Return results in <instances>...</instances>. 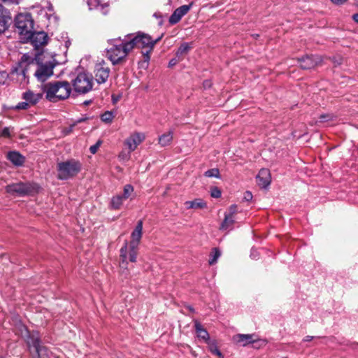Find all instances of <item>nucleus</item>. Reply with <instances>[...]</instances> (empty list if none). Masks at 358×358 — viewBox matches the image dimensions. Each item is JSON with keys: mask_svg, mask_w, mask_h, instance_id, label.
Returning a JSON list of instances; mask_svg holds the SVG:
<instances>
[{"mask_svg": "<svg viewBox=\"0 0 358 358\" xmlns=\"http://www.w3.org/2000/svg\"><path fill=\"white\" fill-rule=\"evenodd\" d=\"M34 66H36L34 76L38 80L45 81L53 74L55 60L52 56L48 59V53L43 52H37L34 57L28 54L23 55L19 64L10 72V76L20 84H27V73Z\"/></svg>", "mask_w": 358, "mask_h": 358, "instance_id": "f257e3e1", "label": "nucleus"}, {"mask_svg": "<svg viewBox=\"0 0 358 358\" xmlns=\"http://www.w3.org/2000/svg\"><path fill=\"white\" fill-rule=\"evenodd\" d=\"M42 90L45 99L55 103L69 98L71 87L67 81H55L43 85Z\"/></svg>", "mask_w": 358, "mask_h": 358, "instance_id": "f03ea898", "label": "nucleus"}, {"mask_svg": "<svg viewBox=\"0 0 358 358\" xmlns=\"http://www.w3.org/2000/svg\"><path fill=\"white\" fill-rule=\"evenodd\" d=\"M131 50L132 46L128 40L120 38L109 40L106 48L107 57L113 64L120 63Z\"/></svg>", "mask_w": 358, "mask_h": 358, "instance_id": "7ed1b4c3", "label": "nucleus"}, {"mask_svg": "<svg viewBox=\"0 0 358 358\" xmlns=\"http://www.w3.org/2000/svg\"><path fill=\"white\" fill-rule=\"evenodd\" d=\"M17 328L21 336L27 339L31 352H35L38 358H47L48 352L45 347L40 345L38 334H30L27 327L20 322L17 324Z\"/></svg>", "mask_w": 358, "mask_h": 358, "instance_id": "20e7f679", "label": "nucleus"}, {"mask_svg": "<svg viewBox=\"0 0 358 358\" xmlns=\"http://www.w3.org/2000/svg\"><path fill=\"white\" fill-rule=\"evenodd\" d=\"M15 25L20 39L24 42H28L31 32L34 29V20L28 13H19L15 18Z\"/></svg>", "mask_w": 358, "mask_h": 358, "instance_id": "39448f33", "label": "nucleus"}, {"mask_svg": "<svg viewBox=\"0 0 358 358\" xmlns=\"http://www.w3.org/2000/svg\"><path fill=\"white\" fill-rule=\"evenodd\" d=\"M82 164L79 161L70 159L57 164V178L59 180H68L75 177L81 170Z\"/></svg>", "mask_w": 358, "mask_h": 358, "instance_id": "423d86ee", "label": "nucleus"}, {"mask_svg": "<svg viewBox=\"0 0 358 358\" xmlns=\"http://www.w3.org/2000/svg\"><path fill=\"white\" fill-rule=\"evenodd\" d=\"M162 38V35L157 38L153 40L152 38L144 33H138L136 36L131 38V36H129L128 41L132 46V50L136 47L139 48H147L149 50L147 51L145 55L147 59H150L149 54L152 50L155 45Z\"/></svg>", "mask_w": 358, "mask_h": 358, "instance_id": "0eeeda50", "label": "nucleus"}, {"mask_svg": "<svg viewBox=\"0 0 358 358\" xmlns=\"http://www.w3.org/2000/svg\"><path fill=\"white\" fill-rule=\"evenodd\" d=\"M93 78L91 74L83 72L79 73L73 80V87L76 92L86 94L93 87Z\"/></svg>", "mask_w": 358, "mask_h": 358, "instance_id": "6e6552de", "label": "nucleus"}, {"mask_svg": "<svg viewBox=\"0 0 358 358\" xmlns=\"http://www.w3.org/2000/svg\"><path fill=\"white\" fill-rule=\"evenodd\" d=\"M232 341L234 343L241 346L252 344L255 348H259L265 343L255 334H236L233 336Z\"/></svg>", "mask_w": 358, "mask_h": 358, "instance_id": "1a4fd4ad", "label": "nucleus"}, {"mask_svg": "<svg viewBox=\"0 0 358 358\" xmlns=\"http://www.w3.org/2000/svg\"><path fill=\"white\" fill-rule=\"evenodd\" d=\"M145 135L143 132L135 131L131 133L124 141V145L129 152L134 151L138 146L144 141Z\"/></svg>", "mask_w": 358, "mask_h": 358, "instance_id": "9d476101", "label": "nucleus"}, {"mask_svg": "<svg viewBox=\"0 0 358 358\" xmlns=\"http://www.w3.org/2000/svg\"><path fill=\"white\" fill-rule=\"evenodd\" d=\"M37 187L28 183H14L6 186V192L10 194H25L36 190Z\"/></svg>", "mask_w": 358, "mask_h": 358, "instance_id": "9b49d317", "label": "nucleus"}, {"mask_svg": "<svg viewBox=\"0 0 358 358\" xmlns=\"http://www.w3.org/2000/svg\"><path fill=\"white\" fill-rule=\"evenodd\" d=\"M94 73L96 82L99 84L104 83L108 78L110 69L105 62L102 61L101 62L96 64Z\"/></svg>", "mask_w": 358, "mask_h": 358, "instance_id": "f8f14e48", "label": "nucleus"}, {"mask_svg": "<svg viewBox=\"0 0 358 358\" xmlns=\"http://www.w3.org/2000/svg\"><path fill=\"white\" fill-rule=\"evenodd\" d=\"M48 36L44 31L31 32V36L29 38L28 42L30 41L35 49L38 51L40 48H43L48 43Z\"/></svg>", "mask_w": 358, "mask_h": 358, "instance_id": "ddd939ff", "label": "nucleus"}, {"mask_svg": "<svg viewBox=\"0 0 358 358\" xmlns=\"http://www.w3.org/2000/svg\"><path fill=\"white\" fill-rule=\"evenodd\" d=\"M138 248L127 244L125 242L124 245L120 249V257L128 259L131 262H136Z\"/></svg>", "mask_w": 358, "mask_h": 358, "instance_id": "4468645a", "label": "nucleus"}, {"mask_svg": "<svg viewBox=\"0 0 358 358\" xmlns=\"http://www.w3.org/2000/svg\"><path fill=\"white\" fill-rule=\"evenodd\" d=\"M143 235V222L139 220L131 234V240L127 244L138 248Z\"/></svg>", "mask_w": 358, "mask_h": 358, "instance_id": "2eb2a0df", "label": "nucleus"}, {"mask_svg": "<svg viewBox=\"0 0 358 358\" xmlns=\"http://www.w3.org/2000/svg\"><path fill=\"white\" fill-rule=\"evenodd\" d=\"M300 63V66L303 69H310L322 62V58L320 56H306V57H302L299 59Z\"/></svg>", "mask_w": 358, "mask_h": 358, "instance_id": "dca6fc26", "label": "nucleus"}, {"mask_svg": "<svg viewBox=\"0 0 358 358\" xmlns=\"http://www.w3.org/2000/svg\"><path fill=\"white\" fill-rule=\"evenodd\" d=\"M192 3H190L189 5H183L176 9L169 18V22L171 24H174L178 22L180 19L188 13L192 7Z\"/></svg>", "mask_w": 358, "mask_h": 358, "instance_id": "f3484780", "label": "nucleus"}, {"mask_svg": "<svg viewBox=\"0 0 358 358\" xmlns=\"http://www.w3.org/2000/svg\"><path fill=\"white\" fill-rule=\"evenodd\" d=\"M257 182L259 187L265 188L268 187L271 182V176L268 169H262L259 171L257 176Z\"/></svg>", "mask_w": 358, "mask_h": 358, "instance_id": "a211bd4d", "label": "nucleus"}, {"mask_svg": "<svg viewBox=\"0 0 358 358\" xmlns=\"http://www.w3.org/2000/svg\"><path fill=\"white\" fill-rule=\"evenodd\" d=\"M43 93H34L31 90H28L23 93L22 99L27 101L31 106L36 104L43 96Z\"/></svg>", "mask_w": 358, "mask_h": 358, "instance_id": "6ab92c4d", "label": "nucleus"}, {"mask_svg": "<svg viewBox=\"0 0 358 358\" xmlns=\"http://www.w3.org/2000/svg\"><path fill=\"white\" fill-rule=\"evenodd\" d=\"M87 5L90 10L98 9L103 14H106L108 12V5L107 3H101L100 0H88Z\"/></svg>", "mask_w": 358, "mask_h": 358, "instance_id": "aec40b11", "label": "nucleus"}, {"mask_svg": "<svg viewBox=\"0 0 358 358\" xmlns=\"http://www.w3.org/2000/svg\"><path fill=\"white\" fill-rule=\"evenodd\" d=\"M194 327H195L196 333L198 338H199L200 339H202L206 343H208L209 341H210L208 331L205 329L203 328V327L199 322L195 321Z\"/></svg>", "mask_w": 358, "mask_h": 358, "instance_id": "412c9836", "label": "nucleus"}, {"mask_svg": "<svg viewBox=\"0 0 358 358\" xmlns=\"http://www.w3.org/2000/svg\"><path fill=\"white\" fill-rule=\"evenodd\" d=\"M187 209H203L206 207V203L201 199H196L193 201H187L185 202Z\"/></svg>", "mask_w": 358, "mask_h": 358, "instance_id": "4be33fe9", "label": "nucleus"}, {"mask_svg": "<svg viewBox=\"0 0 358 358\" xmlns=\"http://www.w3.org/2000/svg\"><path fill=\"white\" fill-rule=\"evenodd\" d=\"M8 159L16 166L22 165L24 162V157L17 152H8Z\"/></svg>", "mask_w": 358, "mask_h": 358, "instance_id": "5701e85b", "label": "nucleus"}, {"mask_svg": "<svg viewBox=\"0 0 358 358\" xmlns=\"http://www.w3.org/2000/svg\"><path fill=\"white\" fill-rule=\"evenodd\" d=\"M173 139V131H169L159 137V143L162 146H166L171 143Z\"/></svg>", "mask_w": 358, "mask_h": 358, "instance_id": "b1692460", "label": "nucleus"}, {"mask_svg": "<svg viewBox=\"0 0 358 358\" xmlns=\"http://www.w3.org/2000/svg\"><path fill=\"white\" fill-rule=\"evenodd\" d=\"M123 204L120 194L114 195L110 200V206L112 209L118 210Z\"/></svg>", "mask_w": 358, "mask_h": 358, "instance_id": "393cba45", "label": "nucleus"}, {"mask_svg": "<svg viewBox=\"0 0 358 358\" xmlns=\"http://www.w3.org/2000/svg\"><path fill=\"white\" fill-rule=\"evenodd\" d=\"M190 48H191V47L189 43H182L176 52V57L180 58V59L182 60L183 58V56L189 52Z\"/></svg>", "mask_w": 358, "mask_h": 358, "instance_id": "a878e982", "label": "nucleus"}, {"mask_svg": "<svg viewBox=\"0 0 358 358\" xmlns=\"http://www.w3.org/2000/svg\"><path fill=\"white\" fill-rule=\"evenodd\" d=\"M122 194L132 200L135 197L134 188L132 185L127 184L123 187Z\"/></svg>", "mask_w": 358, "mask_h": 358, "instance_id": "bb28decb", "label": "nucleus"}, {"mask_svg": "<svg viewBox=\"0 0 358 358\" xmlns=\"http://www.w3.org/2000/svg\"><path fill=\"white\" fill-rule=\"evenodd\" d=\"M128 259L120 257V271L122 275H124L127 277L129 274V266H128Z\"/></svg>", "mask_w": 358, "mask_h": 358, "instance_id": "cd10ccee", "label": "nucleus"}, {"mask_svg": "<svg viewBox=\"0 0 358 358\" xmlns=\"http://www.w3.org/2000/svg\"><path fill=\"white\" fill-rule=\"evenodd\" d=\"M234 222V217L225 215L224 221L222 222L220 229L222 230H229Z\"/></svg>", "mask_w": 358, "mask_h": 358, "instance_id": "c85d7f7f", "label": "nucleus"}, {"mask_svg": "<svg viewBox=\"0 0 358 358\" xmlns=\"http://www.w3.org/2000/svg\"><path fill=\"white\" fill-rule=\"evenodd\" d=\"M10 22V17L0 16V34L4 32L8 29Z\"/></svg>", "mask_w": 358, "mask_h": 358, "instance_id": "c756f323", "label": "nucleus"}, {"mask_svg": "<svg viewBox=\"0 0 358 358\" xmlns=\"http://www.w3.org/2000/svg\"><path fill=\"white\" fill-rule=\"evenodd\" d=\"M210 351L215 355L217 356L219 358H224L221 352L218 350L216 346L215 342L213 341H209L208 343Z\"/></svg>", "mask_w": 358, "mask_h": 358, "instance_id": "7c9ffc66", "label": "nucleus"}, {"mask_svg": "<svg viewBox=\"0 0 358 358\" xmlns=\"http://www.w3.org/2000/svg\"><path fill=\"white\" fill-rule=\"evenodd\" d=\"M115 115L113 112L111 111H106L103 114L101 115V120L106 123L110 124L112 122Z\"/></svg>", "mask_w": 358, "mask_h": 358, "instance_id": "2f4dec72", "label": "nucleus"}, {"mask_svg": "<svg viewBox=\"0 0 358 358\" xmlns=\"http://www.w3.org/2000/svg\"><path fill=\"white\" fill-rule=\"evenodd\" d=\"M220 256V252L217 249L214 248L211 254L212 257L209 260V264L211 265L215 264Z\"/></svg>", "mask_w": 358, "mask_h": 358, "instance_id": "473e14b6", "label": "nucleus"}, {"mask_svg": "<svg viewBox=\"0 0 358 358\" xmlns=\"http://www.w3.org/2000/svg\"><path fill=\"white\" fill-rule=\"evenodd\" d=\"M205 176L206 177H215V178H219L220 177V172L217 169H212L210 170H208L205 172Z\"/></svg>", "mask_w": 358, "mask_h": 358, "instance_id": "72a5a7b5", "label": "nucleus"}, {"mask_svg": "<svg viewBox=\"0 0 358 358\" xmlns=\"http://www.w3.org/2000/svg\"><path fill=\"white\" fill-rule=\"evenodd\" d=\"M31 105L24 100V101L20 102L18 104H17L15 107L17 110H27L28 109Z\"/></svg>", "mask_w": 358, "mask_h": 358, "instance_id": "f704fd0d", "label": "nucleus"}, {"mask_svg": "<svg viewBox=\"0 0 358 358\" xmlns=\"http://www.w3.org/2000/svg\"><path fill=\"white\" fill-rule=\"evenodd\" d=\"M102 143V141L101 140H99L96 144L92 145L90 148V150L92 154H95L98 149L99 148V147L101 146Z\"/></svg>", "mask_w": 358, "mask_h": 358, "instance_id": "c9c22d12", "label": "nucleus"}, {"mask_svg": "<svg viewBox=\"0 0 358 358\" xmlns=\"http://www.w3.org/2000/svg\"><path fill=\"white\" fill-rule=\"evenodd\" d=\"M228 214H227V215L228 216H231L232 217H234L235 214L237 213L238 211V207L236 205H232L229 208V210H228Z\"/></svg>", "mask_w": 358, "mask_h": 358, "instance_id": "e433bc0d", "label": "nucleus"}, {"mask_svg": "<svg viewBox=\"0 0 358 358\" xmlns=\"http://www.w3.org/2000/svg\"><path fill=\"white\" fill-rule=\"evenodd\" d=\"M210 194L213 198H219L221 196V191L217 187H213L211 189Z\"/></svg>", "mask_w": 358, "mask_h": 358, "instance_id": "4c0bfd02", "label": "nucleus"}, {"mask_svg": "<svg viewBox=\"0 0 358 358\" xmlns=\"http://www.w3.org/2000/svg\"><path fill=\"white\" fill-rule=\"evenodd\" d=\"M0 136L2 137H10V128L5 127L0 131Z\"/></svg>", "mask_w": 358, "mask_h": 358, "instance_id": "58836bf2", "label": "nucleus"}, {"mask_svg": "<svg viewBox=\"0 0 358 358\" xmlns=\"http://www.w3.org/2000/svg\"><path fill=\"white\" fill-rule=\"evenodd\" d=\"M180 61H181L180 58L177 57L176 56V57H174L170 60V62L169 63V66L172 67V66H175L176 64H178Z\"/></svg>", "mask_w": 358, "mask_h": 358, "instance_id": "ea45409f", "label": "nucleus"}, {"mask_svg": "<svg viewBox=\"0 0 358 358\" xmlns=\"http://www.w3.org/2000/svg\"><path fill=\"white\" fill-rule=\"evenodd\" d=\"M130 153L129 152L128 153L122 152L120 154L119 158L122 160L127 161L130 158Z\"/></svg>", "mask_w": 358, "mask_h": 358, "instance_id": "a19ab883", "label": "nucleus"}, {"mask_svg": "<svg viewBox=\"0 0 358 358\" xmlns=\"http://www.w3.org/2000/svg\"><path fill=\"white\" fill-rule=\"evenodd\" d=\"M20 0H0V3H3L6 5L17 4Z\"/></svg>", "mask_w": 358, "mask_h": 358, "instance_id": "79ce46f5", "label": "nucleus"}, {"mask_svg": "<svg viewBox=\"0 0 358 358\" xmlns=\"http://www.w3.org/2000/svg\"><path fill=\"white\" fill-rule=\"evenodd\" d=\"M252 194L250 192H245L244 196H243V199L245 201H249L252 200Z\"/></svg>", "mask_w": 358, "mask_h": 358, "instance_id": "37998d69", "label": "nucleus"}, {"mask_svg": "<svg viewBox=\"0 0 358 358\" xmlns=\"http://www.w3.org/2000/svg\"><path fill=\"white\" fill-rule=\"evenodd\" d=\"M64 43L66 49H67L69 46L71 45V42L67 36L64 37Z\"/></svg>", "mask_w": 358, "mask_h": 358, "instance_id": "c03bdc74", "label": "nucleus"}, {"mask_svg": "<svg viewBox=\"0 0 358 358\" xmlns=\"http://www.w3.org/2000/svg\"><path fill=\"white\" fill-rule=\"evenodd\" d=\"M347 0H331L332 3L337 5H341L344 3Z\"/></svg>", "mask_w": 358, "mask_h": 358, "instance_id": "a18cd8bd", "label": "nucleus"}, {"mask_svg": "<svg viewBox=\"0 0 358 358\" xmlns=\"http://www.w3.org/2000/svg\"><path fill=\"white\" fill-rule=\"evenodd\" d=\"M250 257H251L252 259H255V258H257V250H252L251 251Z\"/></svg>", "mask_w": 358, "mask_h": 358, "instance_id": "49530a36", "label": "nucleus"}, {"mask_svg": "<svg viewBox=\"0 0 358 358\" xmlns=\"http://www.w3.org/2000/svg\"><path fill=\"white\" fill-rule=\"evenodd\" d=\"M329 117L328 115H323L320 116L321 122H325L327 121V117Z\"/></svg>", "mask_w": 358, "mask_h": 358, "instance_id": "de8ad7c7", "label": "nucleus"}, {"mask_svg": "<svg viewBox=\"0 0 358 358\" xmlns=\"http://www.w3.org/2000/svg\"><path fill=\"white\" fill-rule=\"evenodd\" d=\"M210 85H211L210 82L208 81V80L205 81L204 83H203V85H204L205 87H208L210 86Z\"/></svg>", "mask_w": 358, "mask_h": 358, "instance_id": "09e8293b", "label": "nucleus"}, {"mask_svg": "<svg viewBox=\"0 0 358 358\" xmlns=\"http://www.w3.org/2000/svg\"><path fill=\"white\" fill-rule=\"evenodd\" d=\"M352 18L353 20L358 23V13L357 14H355L353 16H352Z\"/></svg>", "mask_w": 358, "mask_h": 358, "instance_id": "8fccbe9b", "label": "nucleus"}, {"mask_svg": "<svg viewBox=\"0 0 358 358\" xmlns=\"http://www.w3.org/2000/svg\"><path fill=\"white\" fill-rule=\"evenodd\" d=\"M313 338V336H307L305 337L304 338V341H311Z\"/></svg>", "mask_w": 358, "mask_h": 358, "instance_id": "3c124183", "label": "nucleus"}, {"mask_svg": "<svg viewBox=\"0 0 358 358\" xmlns=\"http://www.w3.org/2000/svg\"><path fill=\"white\" fill-rule=\"evenodd\" d=\"M120 194V197L122 198L123 202L125 201L127 199H129V198L126 197L124 195H123L122 194Z\"/></svg>", "mask_w": 358, "mask_h": 358, "instance_id": "603ef678", "label": "nucleus"}, {"mask_svg": "<svg viewBox=\"0 0 358 358\" xmlns=\"http://www.w3.org/2000/svg\"><path fill=\"white\" fill-rule=\"evenodd\" d=\"M48 10L49 11H52V6L51 5L48 6Z\"/></svg>", "mask_w": 358, "mask_h": 358, "instance_id": "864d4df0", "label": "nucleus"}, {"mask_svg": "<svg viewBox=\"0 0 358 358\" xmlns=\"http://www.w3.org/2000/svg\"><path fill=\"white\" fill-rule=\"evenodd\" d=\"M2 12V6L0 5V13Z\"/></svg>", "mask_w": 358, "mask_h": 358, "instance_id": "5fc2aeb1", "label": "nucleus"}, {"mask_svg": "<svg viewBox=\"0 0 358 358\" xmlns=\"http://www.w3.org/2000/svg\"><path fill=\"white\" fill-rule=\"evenodd\" d=\"M57 358H59V357H57Z\"/></svg>", "mask_w": 358, "mask_h": 358, "instance_id": "6e6d98bb", "label": "nucleus"}]
</instances>
